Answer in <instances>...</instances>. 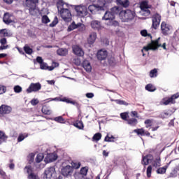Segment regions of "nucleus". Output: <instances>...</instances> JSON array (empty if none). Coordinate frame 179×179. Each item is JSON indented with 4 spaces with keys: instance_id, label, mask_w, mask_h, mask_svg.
<instances>
[{
    "instance_id": "obj_9",
    "label": "nucleus",
    "mask_w": 179,
    "mask_h": 179,
    "mask_svg": "<svg viewBox=\"0 0 179 179\" xmlns=\"http://www.w3.org/2000/svg\"><path fill=\"white\" fill-rule=\"evenodd\" d=\"M160 38H158L155 41H152L151 43L150 44V47H144L143 49L145 51H149V50H152V51H156L159 47H162V44L159 43V41Z\"/></svg>"
},
{
    "instance_id": "obj_29",
    "label": "nucleus",
    "mask_w": 179,
    "mask_h": 179,
    "mask_svg": "<svg viewBox=\"0 0 179 179\" xmlns=\"http://www.w3.org/2000/svg\"><path fill=\"white\" fill-rule=\"evenodd\" d=\"M8 141V136L5 134V132L0 130V145H2L3 142Z\"/></svg>"
},
{
    "instance_id": "obj_59",
    "label": "nucleus",
    "mask_w": 179,
    "mask_h": 179,
    "mask_svg": "<svg viewBox=\"0 0 179 179\" xmlns=\"http://www.w3.org/2000/svg\"><path fill=\"white\" fill-rule=\"evenodd\" d=\"M157 161H155L153 164L154 167H160L161 164H160V159H157Z\"/></svg>"
},
{
    "instance_id": "obj_7",
    "label": "nucleus",
    "mask_w": 179,
    "mask_h": 179,
    "mask_svg": "<svg viewBox=\"0 0 179 179\" xmlns=\"http://www.w3.org/2000/svg\"><path fill=\"white\" fill-rule=\"evenodd\" d=\"M140 8L145 16H149L150 15V11L149 9L152 8V6L149 5V1L147 0L141 1L140 4Z\"/></svg>"
},
{
    "instance_id": "obj_64",
    "label": "nucleus",
    "mask_w": 179,
    "mask_h": 179,
    "mask_svg": "<svg viewBox=\"0 0 179 179\" xmlns=\"http://www.w3.org/2000/svg\"><path fill=\"white\" fill-rule=\"evenodd\" d=\"M6 43H8V41H6V38H3L0 40V43L1 44V45H5Z\"/></svg>"
},
{
    "instance_id": "obj_12",
    "label": "nucleus",
    "mask_w": 179,
    "mask_h": 179,
    "mask_svg": "<svg viewBox=\"0 0 179 179\" xmlns=\"http://www.w3.org/2000/svg\"><path fill=\"white\" fill-rule=\"evenodd\" d=\"M172 27L169 24H167L166 22H162L161 24V30L163 36H169Z\"/></svg>"
},
{
    "instance_id": "obj_51",
    "label": "nucleus",
    "mask_w": 179,
    "mask_h": 179,
    "mask_svg": "<svg viewBox=\"0 0 179 179\" xmlns=\"http://www.w3.org/2000/svg\"><path fill=\"white\" fill-rule=\"evenodd\" d=\"M0 34H1L3 37H8V31L6 30V29H1Z\"/></svg>"
},
{
    "instance_id": "obj_13",
    "label": "nucleus",
    "mask_w": 179,
    "mask_h": 179,
    "mask_svg": "<svg viewBox=\"0 0 179 179\" xmlns=\"http://www.w3.org/2000/svg\"><path fill=\"white\" fill-rule=\"evenodd\" d=\"M97 2L96 6H100L101 11L107 10L108 9V6L110 3H108V0H94Z\"/></svg>"
},
{
    "instance_id": "obj_24",
    "label": "nucleus",
    "mask_w": 179,
    "mask_h": 179,
    "mask_svg": "<svg viewBox=\"0 0 179 179\" xmlns=\"http://www.w3.org/2000/svg\"><path fill=\"white\" fill-rule=\"evenodd\" d=\"M82 27V23L79 22L76 24L75 22H73L67 29V31H72V30H75V29H79V27Z\"/></svg>"
},
{
    "instance_id": "obj_45",
    "label": "nucleus",
    "mask_w": 179,
    "mask_h": 179,
    "mask_svg": "<svg viewBox=\"0 0 179 179\" xmlns=\"http://www.w3.org/2000/svg\"><path fill=\"white\" fill-rule=\"evenodd\" d=\"M41 111L43 114H45L46 115H50V114H51V110L47 109V106H45L42 107Z\"/></svg>"
},
{
    "instance_id": "obj_47",
    "label": "nucleus",
    "mask_w": 179,
    "mask_h": 179,
    "mask_svg": "<svg viewBox=\"0 0 179 179\" xmlns=\"http://www.w3.org/2000/svg\"><path fill=\"white\" fill-rule=\"evenodd\" d=\"M147 177L150 178L152 177V165H150L147 168Z\"/></svg>"
},
{
    "instance_id": "obj_40",
    "label": "nucleus",
    "mask_w": 179,
    "mask_h": 179,
    "mask_svg": "<svg viewBox=\"0 0 179 179\" xmlns=\"http://www.w3.org/2000/svg\"><path fill=\"white\" fill-rule=\"evenodd\" d=\"M87 168L86 167H83L81 168V169L80 170V176H83V177H85L86 176H87Z\"/></svg>"
},
{
    "instance_id": "obj_1",
    "label": "nucleus",
    "mask_w": 179,
    "mask_h": 179,
    "mask_svg": "<svg viewBox=\"0 0 179 179\" xmlns=\"http://www.w3.org/2000/svg\"><path fill=\"white\" fill-rule=\"evenodd\" d=\"M102 12H105L103 16L102 17V20H108V26H117L120 25V23L117 21H115V15H118V6H115L110 8V10L108 11V9L103 10Z\"/></svg>"
},
{
    "instance_id": "obj_4",
    "label": "nucleus",
    "mask_w": 179,
    "mask_h": 179,
    "mask_svg": "<svg viewBox=\"0 0 179 179\" xmlns=\"http://www.w3.org/2000/svg\"><path fill=\"white\" fill-rule=\"evenodd\" d=\"M160 22H162V15L156 13L152 17V26L151 29L157 30L160 26Z\"/></svg>"
},
{
    "instance_id": "obj_48",
    "label": "nucleus",
    "mask_w": 179,
    "mask_h": 179,
    "mask_svg": "<svg viewBox=\"0 0 179 179\" xmlns=\"http://www.w3.org/2000/svg\"><path fill=\"white\" fill-rule=\"evenodd\" d=\"M13 90H14L15 93H21L22 88L20 85H15V86H14Z\"/></svg>"
},
{
    "instance_id": "obj_62",
    "label": "nucleus",
    "mask_w": 179,
    "mask_h": 179,
    "mask_svg": "<svg viewBox=\"0 0 179 179\" xmlns=\"http://www.w3.org/2000/svg\"><path fill=\"white\" fill-rule=\"evenodd\" d=\"M144 124H145V125H148V127H152V120H150V119H147L145 120Z\"/></svg>"
},
{
    "instance_id": "obj_34",
    "label": "nucleus",
    "mask_w": 179,
    "mask_h": 179,
    "mask_svg": "<svg viewBox=\"0 0 179 179\" xmlns=\"http://www.w3.org/2000/svg\"><path fill=\"white\" fill-rule=\"evenodd\" d=\"M145 90H147L148 92H155L156 90V87L153 86V85L152 84H148L145 86Z\"/></svg>"
},
{
    "instance_id": "obj_8",
    "label": "nucleus",
    "mask_w": 179,
    "mask_h": 179,
    "mask_svg": "<svg viewBox=\"0 0 179 179\" xmlns=\"http://www.w3.org/2000/svg\"><path fill=\"white\" fill-rule=\"evenodd\" d=\"M37 3H38V0H26V5L27 8H29L28 9L30 15H33V12L36 10Z\"/></svg>"
},
{
    "instance_id": "obj_56",
    "label": "nucleus",
    "mask_w": 179,
    "mask_h": 179,
    "mask_svg": "<svg viewBox=\"0 0 179 179\" xmlns=\"http://www.w3.org/2000/svg\"><path fill=\"white\" fill-rule=\"evenodd\" d=\"M30 103L31 106H37L39 101L38 99H33L32 100H31Z\"/></svg>"
},
{
    "instance_id": "obj_55",
    "label": "nucleus",
    "mask_w": 179,
    "mask_h": 179,
    "mask_svg": "<svg viewBox=\"0 0 179 179\" xmlns=\"http://www.w3.org/2000/svg\"><path fill=\"white\" fill-rule=\"evenodd\" d=\"M24 169H27V173L30 176V174H33V169H31V166H25Z\"/></svg>"
},
{
    "instance_id": "obj_35",
    "label": "nucleus",
    "mask_w": 179,
    "mask_h": 179,
    "mask_svg": "<svg viewBox=\"0 0 179 179\" xmlns=\"http://www.w3.org/2000/svg\"><path fill=\"white\" fill-rule=\"evenodd\" d=\"M101 139V133H96L92 137V141L93 142H99Z\"/></svg>"
},
{
    "instance_id": "obj_5",
    "label": "nucleus",
    "mask_w": 179,
    "mask_h": 179,
    "mask_svg": "<svg viewBox=\"0 0 179 179\" xmlns=\"http://www.w3.org/2000/svg\"><path fill=\"white\" fill-rule=\"evenodd\" d=\"M73 173V167L71 166V165H66L62 166L61 169V174L64 177L68 178L71 177Z\"/></svg>"
},
{
    "instance_id": "obj_17",
    "label": "nucleus",
    "mask_w": 179,
    "mask_h": 179,
    "mask_svg": "<svg viewBox=\"0 0 179 179\" xmlns=\"http://www.w3.org/2000/svg\"><path fill=\"white\" fill-rule=\"evenodd\" d=\"M12 113V107L8 105L3 104L0 106V114H10Z\"/></svg>"
},
{
    "instance_id": "obj_54",
    "label": "nucleus",
    "mask_w": 179,
    "mask_h": 179,
    "mask_svg": "<svg viewBox=\"0 0 179 179\" xmlns=\"http://www.w3.org/2000/svg\"><path fill=\"white\" fill-rule=\"evenodd\" d=\"M6 92V87L0 85V94H3Z\"/></svg>"
},
{
    "instance_id": "obj_41",
    "label": "nucleus",
    "mask_w": 179,
    "mask_h": 179,
    "mask_svg": "<svg viewBox=\"0 0 179 179\" xmlns=\"http://www.w3.org/2000/svg\"><path fill=\"white\" fill-rule=\"evenodd\" d=\"M54 121L56 122H59V124H64L65 123V119L62 117V116L56 117L54 118Z\"/></svg>"
},
{
    "instance_id": "obj_57",
    "label": "nucleus",
    "mask_w": 179,
    "mask_h": 179,
    "mask_svg": "<svg viewBox=\"0 0 179 179\" xmlns=\"http://www.w3.org/2000/svg\"><path fill=\"white\" fill-rule=\"evenodd\" d=\"M36 62H38V64H40V65H41V64L44 63V60H43V57L38 56L36 57Z\"/></svg>"
},
{
    "instance_id": "obj_15",
    "label": "nucleus",
    "mask_w": 179,
    "mask_h": 179,
    "mask_svg": "<svg viewBox=\"0 0 179 179\" xmlns=\"http://www.w3.org/2000/svg\"><path fill=\"white\" fill-rule=\"evenodd\" d=\"M57 159H58V155H57V154L48 153L46 157L44 159V162L46 164L52 163V162H55Z\"/></svg>"
},
{
    "instance_id": "obj_50",
    "label": "nucleus",
    "mask_w": 179,
    "mask_h": 179,
    "mask_svg": "<svg viewBox=\"0 0 179 179\" xmlns=\"http://www.w3.org/2000/svg\"><path fill=\"white\" fill-rule=\"evenodd\" d=\"M40 69L43 71H47V69H48V65L47 64V63L43 62L41 64H40Z\"/></svg>"
},
{
    "instance_id": "obj_10",
    "label": "nucleus",
    "mask_w": 179,
    "mask_h": 179,
    "mask_svg": "<svg viewBox=\"0 0 179 179\" xmlns=\"http://www.w3.org/2000/svg\"><path fill=\"white\" fill-rule=\"evenodd\" d=\"M41 90V84L40 83H32L29 87L27 89V93H33V92H38Z\"/></svg>"
},
{
    "instance_id": "obj_49",
    "label": "nucleus",
    "mask_w": 179,
    "mask_h": 179,
    "mask_svg": "<svg viewBox=\"0 0 179 179\" xmlns=\"http://www.w3.org/2000/svg\"><path fill=\"white\" fill-rule=\"evenodd\" d=\"M120 117L122 118V120H124V121H127L128 113L124 112V113H120Z\"/></svg>"
},
{
    "instance_id": "obj_52",
    "label": "nucleus",
    "mask_w": 179,
    "mask_h": 179,
    "mask_svg": "<svg viewBox=\"0 0 179 179\" xmlns=\"http://www.w3.org/2000/svg\"><path fill=\"white\" fill-rule=\"evenodd\" d=\"M25 138H27V136L20 134L17 137V142H22V141H24Z\"/></svg>"
},
{
    "instance_id": "obj_26",
    "label": "nucleus",
    "mask_w": 179,
    "mask_h": 179,
    "mask_svg": "<svg viewBox=\"0 0 179 179\" xmlns=\"http://www.w3.org/2000/svg\"><path fill=\"white\" fill-rule=\"evenodd\" d=\"M96 38H97V34L96 32H92L90 34V37L88 38V44H94L96 41Z\"/></svg>"
},
{
    "instance_id": "obj_60",
    "label": "nucleus",
    "mask_w": 179,
    "mask_h": 179,
    "mask_svg": "<svg viewBox=\"0 0 179 179\" xmlns=\"http://www.w3.org/2000/svg\"><path fill=\"white\" fill-rule=\"evenodd\" d=\"M141 34L143 37H148V31L146 29L141 30Z\"/></svg>"
},
{
    "instance_id": "obj_38",
    "label": "nucleus",
    "mask_w": 179,
    "mask_h": 179,
    "mask_svg": "<svg viewBox=\"0 0 179 179\" xmlns=\"http://www.w3.org/2000/svg\"><path fill=\"white\" fill-rule=\"evenodd\" d=\"M8 13H4V16L3 18V22L6 24H10V23H13V21L8 17H6Z\"/></svg>"
},
{
    "instance_id": "obj_53",
    "label": "nucleus",
    "mask_w": 179,
    "mask_h": 179,
    "mask_svg": "<svg viewBox=\"0 0 179 179\" xmlns=\"http://www.w3.org/2000/svg\"><path fill=\"white\" fill-rule=\"evenodd\" d=\"M28 179H40L34 173L28 176Z\"/></svg>"
},
{
    "instance_id": "obj_25",
    "label": "nucleus",
    "mask_w": 179,
    "mask_h": 179,
    "mask_svg": "<svg viewBox=\"0 0 179 179\" xmlns=\"http://www.w3.org/2000/svg\"><path fill=\"white\" fill-rule=\"evenodd\" d=\"M116 3L123 8H128L129 6V0H116Z\"/></svg>"
},
{
    "instance_id": "obj_30",
    "label": "nucleus",
    "mask_w": 179,
    "mask_h": 179,
    "mask_svg": "<svg viewBox=\"0 0 179 179\" xmlns=\"http://www.w3.org/2000/svg\"><path fill=\"white\" fill-rule=\"evenodd\" d=\"M171 114L170 113L164 110L158 115V118H162V120H164L166 118H169V117H171Z\"/></svg>"
},
{
    "instance_id": "obj_44",
    "label": "nucleus",
    "mask_w": 179,
    "mask_h": 179,
    "mask_svg": "<svg viewBox=\"0 0 179 179\" xmlns=\"http://www.w3.org/2000/svg\"><path fill=\"white\" fill-rule=\"evenodd\" d=\"M58 24V17L55 16L53 21L49 24L50 27H55Z\"/></svg>"
},
{
    "instance_id": "obj_22",
    "label": "nucleus",
    "mask_w": 179,
    "mask_h": 179,
    "mask_svg": "<svg viewBox=\"0 0 179 179\" xmlns=\"http://www.w3.org/2000/svg\"><path fill=\"white\" fill-rule=\"evenodd\" d=\"M73 53L78 57H83V55H85V52H83V50H82V48L78 45L73 48Z\"/></svg>"
},
{
    "instance_id": "obj_16",
    "label": "nucleus",
    "mask_w": 179,
    "mask_h": 179,
    "mask_svg": "<svg viewBox=\"0 0 179 179\" xmlns=\"http://www.w3.org/2000/svg\"><path fill=\"white\" fill-rule=\"evenodd\" d=\"M178 97H179V92L171 95V97L168 98L164 102V106H169V104H170V103H171V104H175L176 103V101L175 100H176V99H178Z\"/></svg>"
},
{
    "instance_id": "obj_20",
    "label": "nucleus",
    "mask_w": 179,
    "mask_h": 179,
    "mask_svg": "<svg viewBox=\"0 0 179 179\" xmlns=\"http://www.w3.org/2000/svg\"><path fill=\"white\" fill-rule=\"evenodd\" d=\"M90 24L92 29L94 30H97L99 31V30L101 29V22L99 20H92Z\"/></svg>"
},
{
    "instance_id": "obj_2",
    "label": "nucleus",
    "mask_w": 179,
    "mask_h": 179,
    "mask_svg": "<svg viewBox=\"0 0 179 179\" xmlns=\"http://www.w3.org/2000/svg\"><path fill=\"white\" fill-rule=\"evenodd\" d=\"M64 5H65V3L62 1H59L57 3L58 12H59L61 17L64 22L69 23V22L72 21V13H71V10H69V9L64 8Z\"/></svg>"
},
{
    "instance_id": "obj_58",
    "label": "nucleus",
    "mask_w": 179,
    "mask_h": 179,
    "mask_svg": "<svg viewBox=\"0 0 179 179\" xmlns=\"http://www.w3.org/2000/svg\"><path fill=\"white\" fill-rule=\"evenodd\" d=\"M104 142H115V141L107 135L104 138Z\"/></svg>"
},
{
    "instance_id": "obj_6",
    "label": "nucleus",
    "mask_w": 179,
    "mask_h": 179,
    "mask_svg": "<svg viewBox=\"0 0 179 179\" xmlns=\"http://www.w3.org/2000/svg\"><path fill=\"white\" fill-rule=\"evenodd\" d=\"M56 174L55 168L51 166L45 170L43 177L45 179H54L55 178Z\"/></svg>"
},
{
    "instance_id": "obj_43",
    "label": "nucleus",
    "mask_w": 179,
    "mask_h": 179,
    "mask_svg": "<svg viewBox=\"0 0 179 179\" xmlns=\"http://www.w3.org/2000/svg\"><path fill=\"white\" fill-rule=\"evenodd\" d=\"M44 159V155L43 154H38L36 158V163H41V162H43Z\"/></svg>"
},
{
    "instance_id": "obj_33",
    "label": "nucleus",
    "mask_w": 179,
    "mask_h": 179,
    "mask_svg": "<svg viewBox=\"0 0 179 179\" xmlns=\"http://www.w3.org/2000/svg\"><path fill=\"white\" fill-rule=\"evenodd\" d=\"M178 171H179V166H176L173 169V170H172V171L171 172L170 177H173V178L177 177Z\"/></svg>"
},
{
    "instance_id": "obj_19",
    "label": "nucleus",
    "mask_w": 179,
    "mask_h": 179,
    "mask_svg": "<svg viewBox=\"0 0 179 179\" xmlns=\"http://www.w3.org/2000/svg\"><path fill=\"white\" fill-rule=\"evenodd\" d=\"M152 161H153V155H152V154H148L143 157L141 164L143 166H148V164H149V162Z\"/></svg>"
},
{
    "instance_id": "obj_37",
    "label": "nucleus",
    "mask_w": 179,
    "mask_h": 179,
    "mask_svg": "<svg viewBox=\"0 0 179 179\" xmlns=\"http://www.w3.org/2000/svg\"><path fill=\"white\" fill-rule=\"evenodd\" d=\"M166 171H167V166H163V167L159 168L157 170V174H166Z\"/></svg>"
},
{
    "instance_id": "obj_61",
    "label": "nucleus",
    "mask_w": 179,
    "mask_h": 179,
    "mask_svg": "<svg viewBox=\"0 0 179 179\" xmlns=\"http://www.w3.org/2000/svg\"><path fill=\"white\" fill-rule=\"evenodd\" d=\"M85 96L87 97V99H93V97H94V94L92 92H88L85 94Z\"/></svg>"
},
{
    "instance_id": "obj_46",
    "label": "nucleus",
    "mask_w": 179,
    "mask_h": 179,
    "mask_svg": "<svg viewBox=\"0 0 179 179\" xmlns=\"http://www.w3.org/2000/svg\"><path fill=\"white\" fill-rule=\"evenodd\" d=\"M157 76V69H154L150 72V78H156Z\"/></svg>"
},
{
    "instance_id": "obj_18",
    "label": "nucleus",
    "mask_w": 179,
    "mask_h": 179,
    "mask_svg": "<svg viewBox=\"0 0 179 179\" xmlns=\"http://www.w3.org/2000/svg\"><path fill=\"white\" fill-rule=\"evenodd\" d=\"M75 10L77 12V15H78V16H81L82 17L87 15V11L86 9L83 8V6H76L75 7Z\"/></svg>"
},
{
    "instance_id": "obj_3",
    "label": "nucleus",
    "mask_w": 179,
    "mask_h": 179,
    "mask_svg": "<svg viewBox=\"0 0 179 179\" xmlns=\"http://www.w3.org/2000/svg\"><path fill=\"white\" fill-rule=\"evenodd\" d=\"M118 15L120 20L124 22H131L135 18V12L129 9L122 10V7L120 6H118Z\"/></svg>"
},
{
    "instance_id": "obj_32",
    "label": "nucleus",
    "mask_w": 179,
    "mask_h": 179,
    "mask_svg": "<svg viewBox=\"0 0 179 179\" xmlns=\"http://www.w3.org/2000/svg\"><path fill=\"white\" fill-rule=\"evenodd\" d=\"M73 125L74 127H76V128H78V129H83V128L85 127V126L83 125V122L80 120H77L76 122H74Z\"/></svg>"
},
{
    "instance_id": "obj_23",
    "label": "nucleus",
    "mask_w": 179,
    "mask_h": 179,
    "mask_svg": "<svg viewBox=\"0 0 179 179\" xmlns=\"http://www.w3.org/2000/svg\"><path fill=\"white\" fill-rule=\"evenodd\" d=\"M82 66L86 71V72H92V65L88 60H84L82 63Z\"/></svg>"
},
{
    "instance_id": "obj_27",
    "label": "nucleus",
    "mask_w": 179,
    "mask_h": 179,
    "mask_svg": "<svg viewBox=\"0 0 179 179\" xmlns=\"http://www.w3.org/2000/svg\"><path fill=\"white\" fill-rule=\"evenodd\" d=\"M127 122L130 127H136L138 125V119L131 117L128 119Z\"/></svg>"
},
{
    "instance_id": "obj_28",
    "label": "nucleus",
    "mask_w": 179,
    "mask_h": 179,
    "mask_svg": "<svg viewBox=\"0 0 179 179\" xmlns=\"http://www.w3.org/2000/svg\"><path fill=\"white\" fill-rule=\"evenodd\" d=\"M57 54L60 57H65L68 54V50L66 48H59L57 50Z\"/></svg>"
},
{
    "instance_id": "obj_31",
    "label": "nucleus",
    "mask_w": 179,
    "mask_h": 179,
    "mask_svg": "<svg viewBox=\"0 0 179 179\" xmlns=\"http://www.w3.org/2000/svg\"><path fill=\"white\" fill-rule=\"evenodd\" d=\"M23 50L24 51L25 54H27L28 55H31L33 54V49L30 48L28 45H25L23 47Z\"/></svg>"
},
{
    "instance_id": "obj_36",
    "label": "nucleus",
    "mask_w": 179,
    "mask_h": 179,
    "mask_svg": "<svg viewBox=\"0 0 179 179\" xmlns=\"http://www.w3.org/2000/svg\"><path fill=\"white\" fill-rule=\"evenodd\" d=\"M113 101H115L116 104H119V106H128V103L124 100L120 99H115Z\"/></svg>"
},
{
    "instance_id": "obj_63",
    "label": "nucleus",
    "mask_w": 179,
    "mask_h": 179,
    "mask_svg": "<svg viewBox=\"0 0 179 179\" xmlns=\"http://www.w3.org/2000/svg\"><path fill=\"white\" fill-rule=\"evenodd\" d=\"M108 62H109V64H110L112 66L115 65V59L110 58L108 59Z\"/></svg>"
},
{
    "instance_id": "obj_14",
    "label": "nucleus",
    "mask_w": 179,
    "mask_h": 179,
    "mask_svg": "<svg viewBox=\"0 0 179 179\" xmlns=\"http://www.w3.org/2000/svg\"><path fill=\"white\" fill-rule=\"evenodd\" d=\"M101 7L99 6L97 4H91L88 6V10L92 13V15L100 13V12H101Z\"/></svg>"
},
{
    "instance_id": "obj_42",
    "label": "nucleus",
    "mask_w": 179,
    "mask_h": 179,
    "mask_svg": "<svg viewBox=\"0 0 179 179\" xmlns=\"http://www.w3.org/2000/svg\"><path fill=\"white\" fill-rule=\"evenodd\" d=\"M50 22H51V20L47 15L42 16V23L47 24L48 23H50Z\"/></svg>"
},
{
    "instance_id": "obj_39",
    "label": "nucleus",
    "mask_w": 179,
    "mask_h": 179,
    "mask_svg": "<svg viewBox=\"0 0 179 179\" xmlns=\"http://www.w3.org/2000/svg\"><path fill=\"white\" fill-rule=\"evenodd\" d=\"M134 132H135V134H137V135H141V136H145V130L142 128L134 129Z\"/></svg>"
},
{
    "instance_id": "obj_11",
    "label": "nucleus",
    "mask_w": 179,
    "mask_h": 179,
    "mask_svg": "<svg viewBox=\"0 0 179 179\" xmlns=\"http://www.w3.org/2000/svg\"><path fill=\"white\" fill-rule=\"evenodd\" d=\"M59 101H62L63 103H66L67 104H72L73 106H76V108H78V110H80V107H82L81 104L76 102V101H72V99L71 98L63 97L60 99Z\"/></svg>"
},
{
    "instance_id": "obj_21",
    "label": "nucleus",
    "mask_w": 179,
    "mask_h": 179,
    "mask_svg": "<svg viewBox=\"0 0 179 179\" xmlns=\"http://www.w3.org/2000/svg\"><path fill=\"white\" fill-rule=\"evenodd\" d=\"M107 55H108L107 50L103 51L101 50L98 51L96 57L99 61H104V59L107 58Z\"/></svg>"
}]
</instances>
